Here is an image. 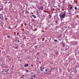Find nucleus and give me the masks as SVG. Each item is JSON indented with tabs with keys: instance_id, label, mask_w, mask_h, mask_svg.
<instances>
[{
	"instance_id": "f257e3e1",
	"label": "nucleus",
	"mask_w": 79,
	"mask_h": 79,
	"mask_svg": "<svg viewBox=\"0 0 79 79\" xmlns=\"http://www.w3.org/2000/svg\"><path fill=\"white\" fill-rule=\"evenodd\" d=\"M60 16L61 18H64L66 16V13H63L61 12L60 14Z\"/></svg>"
},
{
	"instance_id": "f03ea898",
	"label": "nucleus",
	"mask_w": 79,
	"mask_h": 79,
	"mask_svg": "<svg viewBox=\"0 0 79 79\" xmlns=\"http://www.w3.org/2000/svg\"><path fill=\"white\" fill-rule=\"evenodd\" d=\"M29 65V64H25L24 66V67L25 68H26V67H27V66H28V65Z\"/></svg>"
},
{
	"instance_id": "7ed1b4c3",
	"label": "nucleus",
	"mask_w": 79,
	"mask_h": 79,
	"mask_svg": "<svg viewBox=\"0 0 79 79\" xmlns=\"http://www.w3.org/2000/svg\"><path fill=\"white\" fill-rule=\"evenodd\" d=\"M32 16H33L34 18H36V16L34 15H32Z\"/></svg>"
},
{
	"instance_id": "20e7f679",
	"label": "nucleus",
	"mask_w": 79,
	"mask_h": 79,
	"mask_svg": "<svg viewBox=\"0 0 79 79\" xmlns=\"http://www.w3.org/2000/svg\"><path fill=\"white\" fill-rule=\"evenodd\" d=\"M25 71L26 73H28L29 72V70H28L27 69H26L25 70Z\"/></svg>"
},
{
	"instance_id": "39448f33",
	"label": "nucleus",
	"mask_w": 79,
	"mask_h": 79,
	"mask_svg": "<svg viewBox=\"0 0 79 79\" xmlns=\"http://www.w3.org/2000/svg\"><path fill=\"white\" fill-rule=\"evenodd\" d=\"M24 76V75H22L21 76V79L22 78H23V77Z\"/></svg>"
},
{
	"instance_id": "423d86ee",
	"label": "nucleus",
	"mask_w": 79,
	"mask_h": 79,
	"mask_svg": "<svg viewBox=\"0 0 79 79\" xmlns=\"http://www.w3.org/2000/svg\"><path fill=\"white\" fill-rule=\"evenodd\" d=\"M34 77L35 78H37V77H35V75H34Z\"/></svg>"
},
{
	"instance_id": "0eeeda50",
	"label": "nucleus",
	"mask_w": 79,
	"mask_h": 79,
	"mask_svg": "<svg viewBox=\"0 0 79 79\" xmlns=\"http://www.w3.org/2000/svg\"><path fill=\"white\" fill-rule=\"evenodd\" d=\"M62 45H63V47H64V46H65L64 43H62Z\"/></svg>"
},
{
	"instance_id": "6e6552de",
	"label": "nucleus",
	"mask_w": 79,
	"mask_h": 79,
	"mask_svg": "<svg viewBox=\"0 0 79 79\" xmlns=\"http://www.w3.org/2000/svg\"><path fill=\"white\" fill-rule=\"evenodd\" d=\"M56 55H58V52H56Z\"/></svg>"
},
{
	"instance_id": "1a4fd4ad",
	"label": "nucleus",
	"mask_w": 79,
	"mask_h": 79,
	"mask_svg": "<svg viewBox=\"0 0 79 79\" xmlns=\"http://www.w3.org/2000/svg\"><path fill=\"white\" fill-rule=\"evenodd\" d=\"M39 52H37L36 53V55H39Z\"/></svg>"
},
{
	"instance_id": "9d476101",
	"label": "nucleus",
	"mask_w": 79,
	"mask_h": 79,
	"mask_svg": "<svg viewBox=\"0 0 79 79\" xmlns=\"http://www.w3.org/2000/svg\"><path fill=\"white\" fill-rule=\"evenodd\" d=\"M36 15H39V13L38 12H37Z\"/></svg>"
},
{
	"instance_id": "9b49d317",
	"label": "nucleus",
	"mask_w": 79,
	"mask_h": 79,
	"mask_svg": "<svg viewBox=\"0 0 79 79\" xmlns=\"http://www.w3.org/2000/svg\"><path fill=\"white\" fill-rule=\"evenodd\" d=\"M72 8H73V7H72V6L70 7V10H71L72 9Z\"/></svg>"
},
{
	"instance_id": "f8f14e48",
	"label": "nucleus",
	"mask_w": 79,
	"mask_h": 79,
	"mask_svg": "<svg viewBox=\"0 0 79 79\" xmlns=\"http://www.w3.org/2000/svg\"><path fill=\"white\" fill-rule=\"evenodd\" d=\"M54 42H57V40H54Z\"/></svg>"
},
{
	"instance_id": "ddd939ff",
	"label": "nucleus",
	"mask_w": 79,
	"mask_h": 79,
	"mask_svg": "<svg viewBox=\"0 0 79 79\" xmlns=\"http://www.w3.org/2000/svg\"><path fill=\"white\" fill-rule=\"evenodd\" d=\"M75 9L77 10V7H75Z\"/></svg>"
},
{
	"instance_id": "4468645a",
	"label": "nucleus",
	"mask_w": 79,
	"mask_h": 79,
	"mask_svg": "<svg viewBox=\"0 0 79 79\" xmlns=\"http://www.w3.org/2000/svg\"><path fill=\"white\" fill-rule=\"evenodd\" d=\"M7 58H9V57H10V56H9V55L7 56Z\"/></svg>"
},
{
	"instance_id": "2eb2a0df",
	"label": "nucleus",
	"mask_w": 79,
	"mask_h": 79,
	"mask_svg": "<svg viewBox=\"0 0 79 79\" xmlns=\"http://www.w3.org/2000/svg\"><path fill=\"white\" fill-rule=\"evenodd\" d=\"M18 48V46H17L15 48H16V49H17V48Z\"/></svg>"
},
{
	"instance_id": "dca6fc26",
	"label": "nucleus",
	"mask_w": 79,
	"mask_h": 79,
	"mask_svg": "<svg viewBox=\"0 0 79 79\" xmlns=\"http://www.w3.org/2000/svg\"><path fill=\"white\" fill-rule=\"evenodd\" d=\"M42 69H45V67H43L42 68Z\"/></svg>"
},
{
	"instance_id": "f3484780",
	"label": "nucleus",
	"mask_w": 79,
	"mask_h": 79,
	"mask_svg": "<svg viewBox=\"0 0 79 79\" xmlns=\"http://www.w3.org/2000/svg\"><path fill=\"white\" fill-rule=\"evenodd\" d=\"M0 15H1V16H2V15H3V14H0Z\"/></svg>"
},
{
	"instance_id": "a211bd4d",
	"label": "nucleus",
	"mask_w": 79,
	"mask_h": 79,
	"mask_svg": "<svg viewBox=\"0 0 79 79\" xmlns=\"http://www.w3.org/2000/svg\"><path fill=\"white\" fill-rule=\"evenodd\" d=\"M8 27L9 29H10V28H11V27L10 26H9Z\"/></svg>"
},
{
	"instance_id": "6ab92c4d",
	"label": "nucleus",
	"mask_w": 79,
	"mask_h": 79,
	"mask_svg": "<svg viewBox=\"0 0 79 79\" xmlns=\"http://www.w3.org/2000/svg\"><path fill=\"white\" fill-rule=\"evenodd\" d=\"M27 24H26V23H24L25 26H26Z\"/></svg>"
},
{
	"instance_id": "aec40b11",
	"label": "nucleus",
	"mask_w": 79,
	"mask_h": 79,
	"mask_svg": "<svg viewBox=\"0 0 79 79\" xmlns=\"http://www.w3.org/2000/svg\"><path fill=\"white\" fill-rule=\"evenodd\" d=\"M7 37L8 38H10V36H7Z\"/></svg>"
},
{
	"instance_id": "412c9836",
	"label": "nucleus",
	"mask_w": 79,
	"mask_h": 79,
	"mask_svg": "<svg viewBox=\"0 0 79 79\" xmlns=\"http://www.w3.org/2000/svg\"><path fill=\"white\" fill-rule=\"evenodd\" d=\"M40 70L41 71H43V70H42V69H40Z\"/></svg>"
},
{
	"instance_id": "4be33fe9",
	"label": "nucleus",
	"mask_w": 79,
	"mask_h": 79,
	"mask_svg": "<svg viewBox=\"0 0 79 79\" xmlns=\"http://www.w3.org/2000/svg\"><path fill=\"white\" fill-rule=\"evenodd\" d=\"M31 66H32V67H33V66H33V65L31 64Z\"/></svg>"
},
{
	"instance_id": "5701e85b",
	"label": "nucleus",
	"mask_w": 79,
	"mask_h": 79,
	"mask_svg": "<svg viewBox=\"0 0 79 79\" xmlns=\"http://www.w3.org/2000/svg\"><path fill=\"white\" fill-rule=\"evenodd\" d=\"M17 35H18V34H19V32H17Z\"/></svg>"
},
{
	"instance_id": "b1692460",
	"label": "nucleus",
	"mask_w": 79,
	"mask_h": 79,
	"mask_svg": "<svg viewBox=\"0 0 79 79\" xmlns=\"http://www.w3.org/2000/svg\"><path fill=\"white\" fill-rule=\"evenodd\" d=\"M9 71V69H7V70L6 71Z\"/></svg>"
},
{
	"instance_id": "393cba45",
	"label": "nucleus",
	"mask_w": 79,
	"mask_h": 79,
	"mask_svg": "<svg viewBox=\"0 0 79 79\" xmlns=\"http://www.w3.org/2000/svg\"><path fill=\"white\" fill-rule=\"evenodd\" d=\"M45 71L46 72H47V69H46Z\"/></svg>"
},
{
	"instance_id": "a878e982",
	"label": "nucleus",
	"mask_w": 79,
	"mask_h": 79,
	"mask_svg": "<svg viewBox=\"0 0 79 79\" xmlns=\"http://www.w3.org/2000/svg\"><path fill=\"white\" fill-rule=\"evenodd\" d=\"M48 10H46V13H47V12H48Z\"/></svg>"
},
{
	"instance_id": "bb28decb",
	"label": "nucleus",
	"mask_w": 79,
	"mask_h": 79,
	"mask_svg": "<svg viewBox=\"0 0 79 79\" xmlns=\"http://www.w3.org/2000/svg\"><path fill=\"white\" fill-rule=\"evenodd\" d=\"M2 18H1V16H0V19H1Z\"/></svg>"
},
{
	"instance_id": "cd10ccee",
	"label": "nucleus",
	"mask_w": 79,
	"mask_h": 79,
	"mask_svg": "<svg viewBox=\"0 0 79 79\" xmlns=\"http://www.w3.org/2000/svg\"><path fill=\"white\" fill-rule=\"evenodd\" d=\"M6 72H7V71H5V73H6Z\"/></svg>"
},
{
	"instance_id": "c85d7f7f",
	"label": "nucleus",
	"mask_w": 79,
	"mask_h": 79,
	"mask_svg": "<svg viewBox=\"0 0 79 79\" xmlns=\"http://www.w3.org/2000/svg\"><path fill=\"white\" fill-rule=\"evenodd\" d=\"M31 74H33V73H32V72L31 73Z\"/></svg>"
},
{
	"instance_id": "c756f323",
	"label": "nucleus",
	"mask_w": 79,
	"mask_h": 79,
	"mask_svg": "<svg viewBox=\"0 0 79 79\" xmlns=\"http://www.w3.org/2000/svg\"><path fill=\"white\" fill-rule=\"evenodd\" d=\"M18 42H19V40H18Z\"/></svg>"
},
{
	"instance_id": "7c9ffc66",
	"label": "nucleus",
	"mask_w": 79,
	"mask_h": 79,
	"mask_svg": "<svg viewBox=\"0 0 79 79\" xmlns=\"http://www.w3.org/2000/svg\"><path fill=\"white\" fill-rule=\"evenodd\" d=\"M40 64H41V62H40Z\"/></svg>"
},
{
	"instance_id": "2f4dec72",
	"label": "nucleus",
	"mask_w": 79,
	"mask_h": 79,
	"mask_svg": "<svg viewBox=\"0 0 79 79\" xmlns=\"http://www.w3.org/2000/svg\"><path fill=\"white\" fill-rule=\"evenodd\" d=\"M31 77H33V76L31 75Z\"/></svg>"
},
{
	"instance_id": "473e14b6",
	"label": "nucleus",
	"mask_w": 79,
	"mask_h": 79,
	"mask_svg": "<svg viewBox=\"0 0 79 79\" xmlns=\"http://www.w3.org/2000/svg\"><path fill=\"white\" fill-rule=\"evenodd\" d=\"M31 78H28V79H31Z\"/></svg>"
},
{
	"instance_id": "72a5a7b5",
	"label": "nucleus",
	"mask_w": 79,
	"mask_h": 79,
	"mask_svg": "<svg viewBox=\"0 0 79 79\" xmlns=\"http://www.w3.org/2000/svg\"><path fill=\"white\" fill-rule=\"evenodd\" d=\"M60 43H61V44L63 43L62 42H61Z\"/></svg>"
},
{
	"instance_id": "f704fd0d",
	"label": "nucleus",
	"mask_w": 79,
	"mask_h": 79,
	"mask_svg": "<svg viewBox=\"0 0 79 79\" xmlns=\"http://www.w3.org/2000/svg\"><path fill=\"white\" fill-rule=\"evenodd\" d=\"M1 53V51L0 50V53Z\"/></svg>"
},
{
	"instance_id": "c9c22d12",
	"label": "nucleus",
	"mask_w": 79,
	"mask_h": 79,
	"mask_svg": "<svg viewBox=\"0 0 79 79\" xmlns=\"http://www.w3.org/2000/svg\"><path fill=\"white\" fill-rule=\"evenodd\" d=\"M3 71H2V73H3Z\"/></svg>"
},
{
	"instance_id": "e433bc0d",
	"label": "nucleus",
	"mask_w": 79,
	"mask_h": 79,
	"mask_svg": "<svg viewBox=\"0 0 79 79\" xmlns=\"http://www.w3.org/2000/svg\"><path fill=\"white\" fill-rule=\"evenodd\" d=\"M33 79V78H31V79Z\"/></svg>"
},
{
	"instance_id": "4c0bfd02",
	"label": "nucleus",
	"mask_w": 79,
	"mask_h": 79,
	"mask_svg": "<svg viewBox=\"0 0 79 79\" xmlns=\"http://www.w3.org/2000/svg\"><path fill=\"white\" fill-rule=\"evenodd\" d=\"M35 58H36V57H35Z\"/></svg>"
},
{
	"instance_id": "58836bf2",
	"label": "nucleus",
	"mask_w": 79,
	"mask_h": 79,
	"mask_svg": "<svg viewBox=\"0 0 79 79\" xmlns=\"http://www.w3.org/2000/svg\"><path fill=\"white\" fill-rule=\"evenodd\" d=\"M13 67H14V66H12V67L13 68Z\"/></svg>"
},
{
	"instance_id": "ea45409f",
	"label": "nucleus",
	"mask_w": 79,
	"mask_h": 79,
	"mask_svg": "<svg viewBox=\"0 0 79 79\" xmlns=\"http://www.w3.org/2000/svg\"><path fill=\"white\" fill-rule=\"evenodd\" d=\"M40 68H41V67H40Z\"/></svg>"
},
{
	"instance_id": "a19ab883",
	"label": "nucleus",
	"mask_w": 79,
	"mask_h": 79,
	"mask_svg": "<svg viewBox=\"0 0 79 79\" xmlns=\"http://www.w3.org/2000/svg\"><path fill=\"white\" fill-rule=\"evenodd\" d=\"M2 23H3V22H2Z\"/></svg>"
},
{
	"instance_id": "79ce46f5",
	"label": "nucleus",
	"mask_w": 79,
	"mask_h": 79,
	"mask_svg": "<svg viewBox=\"0 0 79 79\" xmlns=\"http://www.w3.org/2000/svg\"><path fill=\"white\" fill-rule=\"evenodd\" d=\"M2 74H4V73H2Z\"/></svg>"
},
{
	"instance_id": "37998d69",
	"label": "nucleus",
	"mask_w": 79,
	"mask_h": 79,
	"mask_svg": "<svg viewBox=\"0 0 79 79\" xmlns=\"http://www.w3.org/2000/svg\"><path fill=\"white\" fill-rule=\"evenodd\" d=\"M42 31H43L42 30Z\"/></svg>"
},
{
	"instance_id": "c03bdc74",
	"label": "nucleus",
	"mask_w": 79,
	"mask_h": 79,
	"mask_svg": "<svg viewBox=\"0 0 79 79\" xmlns=\"http://www.w3.org/2000/svg\"><path fill=\"white\" fill-rule=\"evenodd\" d=\"M5 52H4V53H5Z\"/></svg>"
},
{
	"instance_id": "a18cd8bd",
	"label": "nucleus",
	"mask_w": 79,
	"mask_h": 79,
	"mask_svg": "<svg viewBox=\"0 0 79 79\" xmlns=\"http://www.w3.org/2000/svg\"><path fill=\"white\" fill-rule=\"evenodd\" d=\"M50 17H51V16H50Z\"/></svg>"
},
{
	"instance_id": "49530a36",
	"label": "nucleus",
	"mask_w": 79,
	"mask_h": 79,
	"mask_svg": "<svg viewBox=\"0 0 79 79\" xmlns=\"http://www.w3.org/2000/svg\"><path fill=\"white\" fill-rule=\"evenodd\" d=\"M42 8H43V7H42Z\"/></svg>"
},
{
	"instance_id": "de8ad7c7",
	"label": "nucleus",
	"mask_w": 79,
	"mask_h": 79,
	"mask_svg": "<svg viewBox=\"0 0 79 79\" xmlns=\"http://www.w3.org/2000/svg\"><path fill=\"white\" fill-rule=\"evenodd\" d=\"M66 37H67V36H66Z\"/></svg>"
}]
</instances>
